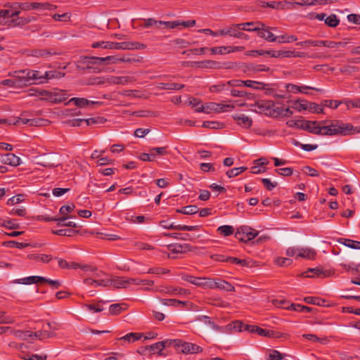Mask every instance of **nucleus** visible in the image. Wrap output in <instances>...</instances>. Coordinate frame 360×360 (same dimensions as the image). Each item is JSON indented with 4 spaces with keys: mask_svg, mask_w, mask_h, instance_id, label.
<instances>
[{
    "mask_svg": "<svg viewBox=\"0 0 360 360\" xmlns=\"http://www.w3.org/2000/svg\"><path fill=\"white\" fill-rule=\"evenodd\" d=\"M8 76L15 79L18 88H22L38 81L41 78L40 72L38 70L23 69L9 72Z\"/></svg>",
    "mask_w": 360,
    "mask_h": 360,
    "instance_id": "obj_1",
    "label": "nucleus"
},
{
    "mask_svg": "<svg viewBox=\"0 0 360 360\" xmlns=\"http://www.w3.org/2000/svg\"><path fill=\"white\" fill-rule=\"evenodd\" d=\"M323 136L349 135L355 133L351 124L343 123L340 120H333L328 125H323Z\"/></svg>",
    "mask_w": 360,
    "mask_h": 360,
    "instance_id": "obj_2",
    "label": "nucleus"
},
{
    "mask_svg": "<svg viewBox=\"0 0 360 360\" xmlns=\"http://www.w3.org/2000/svg\"><path fill=\"white\" fill-rule=\"evenodd\" d=\"M254 110L258 113L264 114L267 116L278 117V112L276 111L277 105L272 101L260 100L252 105Z\"/></svg>",
    "mask_w": 360,
    "mask_h": 360,
    "instance_id": "obj_3",
    "label": "nucleus"
},
{
    "mask_svg": "<svg viewBox=\"0 0 360 360\" xmlns=\"http://www.w3.org/2000/svg\"><path fill=\"white\" fill-rule=\"evenodd\" d=\"M19 13L20 11H12L7 9H1L0 10V18L4 19L12 18L10 20V25L13 27L23 26L30 22V19L28 18L18 17Z\"/></svg>",
    "mask_w": 360,
    "mask_h": 360,
    "instance_id": "obj_4",
    "label": "nucleus"
},
{
    "mask_svg": "<svg viewBox=\"0 0 360 360\" xmlns=\"http://www.w3.org/2000/svg\"><path fill=\"white\" fill-rule=\"evenodd\" d=\"M233 105L229 104L224 105L214 102H210L204 104V106L196 108V112H205L207 114H210L213 112L219 113L221 112H225L226 110V108L233 109Z\"/></svg>",
    "mask_w": 360,
    "mask_h": 360,
    "instance_id": "obj_5",
    "label": "nucleus"
},
{
    "mask_svg": "<svg viewBox=\"0 0 360 360\" xmlns=\"http://www.w3.org/2000/svg\"><path fill=\"white\" fill-rule=\"evenodd\" d=\"M155 291L170 296L186 297L191 294L190 290L188 289L173 285L160 286L156 288Z\"/></svg>",
    "mask_w": 360,
    "mask_h": 360,
    "instance_id": "obj_6",
    "label": "nucleus"
},
{
    "mask_svg": "<svg viewBox=\"0 0 360 360\" xmlns=\"http://www.w3.org/2000/svg\"><path fill=\"white\" fill-rule=\"evenodd\" d=\"M91 273V275L95 280L96 287H108L112 284L111 278H110L105 272L98 271L96 268L93 267V271H88Z\"/></svg>",
    "mask_w": 360,
    "mask_h": 360,
    "instance_id": "obj_7",
    "label": "nucleus"
},
{
    "mask_svg": "<svg viewBox=\"0 0 360 360\" xmlns=\"http://www.w3.org/2000/svg\"><path fill=\"white\" fill-rule=\"evenodd\" d=\"M258 235V231L249 226H241L238 229L235 233V237L243 242L247 243L255 238Z\"/></svg>",
    "mask_w": 360,
    "mask_h": 360,
    "instance_id": "obj_8",
    "label": "nucleus"
},
{
    "mask_svg": "<svg viewBox=\"0 0 360 360\" xmlns=\"http://www.w3.org/2000/svg\"><path fill=\"white\" fill-rule=\"evenodd\" d=\"M257 25H258L259 30H257V35L265 39L267 41L269 42H274L277 40V37L275 36L272 32L271 30H276V27H268L264 23L261 22H257Z\"/></svg>",
    "mask_w": 360,
    "mask_h": 360,
    "instance_id": "obj_9",
    "label": "nucleus"
},
{
    "mask_svg": "<svg viewBox=\"0 0 360 360\" xmlns=\"http://www.w3.org/2000/svg\"><path fill=\"white\" fill-rule=\"evenodd\" d=\"M42 96H46L51 102L60 103L65 101L68 98V94L64 90L56 89L52 91L43 90L40 93Z\"/></svg>",
    "mask_w": 360,
    "mask_h": 360,
    "instance_id": "obj_10",
    "label": "nucleus"
},
{
    "mask_svg": "<svg viewBox=\"0 0 360 360\" xmlns=\"http://www.w3.org/2000/svg\"><path fill=\"white\" fill-rule=\"evenodd\" d=\"M91 46L94 49L101 48L103 49L126 50L127 41L112 42L101 41L94 42Z\"/></svg>",
    "mask_w": 360,
    "mask_h": 360,
    "instance_id": "obj_11",
    "label": "nucleus"
},
{
    "mask_svg": "<svg viewBox=\"0 0 360 360\" xmlns=\"http://www.w3.org/2000/svg\"><path fill=\"white\" fill-rule=\"evenodd\" d=\"M202 350L201 347L191 342H184L182 340H180L177 349L178 352L185 354L201 353Z\"/></svg>",
    "mask_w": 360,
    "mask_h": 360,
    "instance_id": "obj_12",
    "label": "nucleus"
},
{
    "mask_svg": "<svg viewBox=\"0 0 360 360\" xmlns=\"http://www.w3.org/2000/svg\"><path fill=\"white\" fill-rule=\"evenodd\" d=\"M160 226L165 229L170 230H178V231H198L200 229V226H187V225H174V223L170 222L169 220H162L159 223Z\"/></svg>",
    "mask_w": 360,
    "mask_h": 360,
    "instance_id": "obj_13",
    "label": "nucleus"
},
{
    "mask_svg": "<svg viewBox=\"0 0 360 360\" xmlns=\"http://www.w3.org/2000/svg\"><path fill=\"white\" fill-rule=\"evenodd\" d=\"M168 249L172 253H186L188 252H195L199 250L198 247H194L188 243H175L168 245Z\"/></svg>",
    "mask_w": 360,
    "mask_h": 360,
    "instance_id": "obj_14",
    "label": "nucleus"
},
{
    "mask_svg": "<svg viewBox=\"0 0 360 360\" xmlns=\"http://www.w3.org/2000/svg\"><path fill=\"white\" fill-rule=\"evenodd\" d=\"M322 123H323V122H320L317 121H306L304 123V129L307 130L314 134L323 136V125H321Z\"/></svg>",
    "mask_w": 360,
    "mask_h": 360,
    "instance_id": "obj_15",
    "label": "nucleus"
},
{
    "mask_svg": "<svg viewBox=\"0 0 360 360\" xmlns=\"http://www.w3.org/2000/svg\"><path fill=\"white\" fill-rule=\"evenodd\" d=\"M0 162L4 165L17 167L20 165L21 160L13 153H6L0 155Z\"/></svg>",
    "mask_w": 360,
    "mask_h": 360,
    "instance_id": "obj_16",
    "label": "nucleus"
},
{
    "mask_svg": "<svg viewBox=\"0 0 360 360\" xmlns=\"http://www.w3.org/2000/svg\"><path fill=\"white\" fill-rule=\"evenodd\" d=\"M232 117L237 122L238 125L243 128L248 129L252 124V120L244 113H237L233 115Z\"/></svg>",
    "mask_w": 360,
    "mask_h": 360,
    "instance_id": "obj_17",
    "label": "nucleus"
},
{
    "mask_svg": "<svg viewBox=\"0 0 360 360\" xmlns=\"http://www.w3.org/2000/svg\"><path fill=\"white\" fill-rule=\"evenodd\" d=\"M244 49L243 46H219V47H213L210 49L212 54H225L226 53H232L236 51H243Z\"/></svg>",
    "mask_w": 360,
    "mask_h": 360,
    "instance_id": "obj_18",
    "label": "nucleus"
},
{
    "mask_svg": "<svg viewBox=\"0 0 360 360\" xmlns=\"http://www.w3.org/2000/svg\"><path fill=\"white\" fill-rule=\"evenodd\" d=\"M94 64H117L120 63V56H109L107 57H93L91 58Z\"/></svg>",
    "mask_w": 360,
    "mask_h": 360,
    "instance_id": "obj_19",
    "label": "nucleus"
},
{
    "mask_svg": "<svg viewBox=\"0 0 360 360\" xmlns=\"http://www.w3.org/2000/svg\"><path fill=\"white\" fill-rule=\"evenodd\" d=\"M195 66L201 69H220L223 67L221 63L212 60L196 61Z\"/></svg>",
    "mask_w": 360,
    "mask_h": 360,
    "instance_id": "obj_20",
    "label": "nucleus"
},
{
    "mask_svg": "<svg viewBox=\"0 0 360 360\" xmlns=\"http://www.w3.org/2000/svg\"><path fill=\"white\" fill-rule=\"evenodd\" d=\"M134 79L132 77L129 76H122V77H115L110 76L107 77V82L109 84H122L125 85L128 83L133 82Z\"/></svg>",
    "mask_w": 360,
    "mask_h": 360,
    "instance_id": "obj_21",
    "label": "nucleus"
},
{
    "mask_svg": "<svg viewBox=\"0 0 360 360\" xmlns=\"http://www.w3.org/2000/svg\"><path fill=\"white\" fill-rule=\"evenodd\" d=\"M37 164L40 166L49 168L55 167L58 165V164L56 162V160L53 156L46 155L38 158Z\"/></svg>",
    "mask_w": 360,
    "mask_h": 360,
    "instance_id": "obj_22",
    "label": "nucleus"
},
{
    "mask_svg": "<svg viewBox=\"0 0 360 360\" xmlns=\"http://www.w3.org/2000/svg\"><path fill=\"white\" fill-rule=\"evenodd\" d=\"M72 103L79 108H85V107H87L90 104H98L99 103L98 102H96V101H89L84 98L74 97V98H70L67 103H65V105H70Z\"/></svg>",
    "mask_w": 360,
    "mask_h": 360,
    "instance_id": "obj_23",
    "label": "nucleus"
},
{
    "mask_svg": "<svg viewBox=\"0 0 360 360\" xmlns=\"http://www.w3.org/2000/svg\"><path fill=\"white\" fill-rule=\"evenodd\" d=\"M195 321H198L200 322H203L207 326H210L211 328H212L214 330H217L219 332H224V327L219 326L216 325L214 321H212L210 319V317L205 316V315H199L196 316Z\"/></svg>",
    "mask_w": 360,
    "mask_h": 360,
    "instance_id": "obj_24",
    "label": "nucleus"
},
{
    "mask_svg": "<svg viewBox=\"0 0 360 360\" xmlns=\"http://www.w3.org/2000/svg\"><path fill=\"white\" fill-rule=\"evenodd\" d=\"M112 284L116 288H127L130 285L129 278L115 277L111 278Z\"/></svg>",
    "mask_w": 360,
    "mask_h": 360,
    "instance_id": "obj_25",
    "label": "nucleus"
},
{
    "mask_svg": "<svg viewBox=\"0 0 360 360\" xmlns=\"http://www.w3.org/2000/svg\"><path fill=\"white\" fill-rule=\"evenodd\" d=\"M128 305L126 303H117L110 305L108 314L116 316L127 310Z\"/></svg>",
    "mask_w": 360,
    "mask_h": 360,
    "instance_id": "obj_26",
    "label": "nucleus"
},
{
    "mask_svg": "<svg viewBox=\"0 0 360 360\" xmlns=\"http://www.w3.org/2000/svg\"><path fill=\"white\" fill-rule=\"evenodd\" d=\"M65 73L59 71H46L44 75H40L41 78H39V83H43L44 80L51 79H60L64 77Z\"/></svg>",
    "mask_w": 360,
    "mask_h": 360,
    "instance_id": "obj_27",
    "label": "nucleus"
},
{
    "mask_svg": "<svg viewBox=\"0 0 360 360\" xmlns=\"http://www.w3.org/2000/svg\"><path fill=\"white\" fill-rule=\"evenodd\" d=\"M45 280V277L39 276H31L26 278L18 279L15 281V283L20 284L30 285L32 283H37Z\"/></svg>",
    "mask_w": 360,
    "mask_h": 360,
    "instance_id": "obj_28",
    "label": "nucleus"
},
{
    "mask_svg": "<svg viewBox=\"0 0 360 360\" xmlns=\"http://www.w3.org/2000/svg\"><path fill=\"white\" fill-rule=\"evenodd\" d=\"M143 336V333H129L118 338V340L126 342L129 344L134 343L137 340H139Z\"/></svg>",
    "mask_w": 360,
    "mask_h": 360,
    "instance_id": "obj_29",
    "label": "nucleus"
},
{
    "mask_svg": "<svg viewBox=\"0 0 360 360\" xmlns=\"http://www.w3.org/2000/svg\"><path fill=\"white\" fill-rule=\"evenodd\" d=\"M157 87L162 90H180L184 87V85L178 83L160 82L158 84Z\"/></svg>",
    "mask_w": 360,
    "mask_h": 360,
    "instance_id": "obj_30",
    "label": "nucleus"
},
{
    "mask_svg": "<svg viewBox=\"0 0 360 360\" xmlns=\"http://www.w3.org/2000/svg\"><path fill=\"white\" fill-rule=\"evenodd\" d=\"M316 255V251L312 248H300L298 257H302L307 259H314Z\"/></svg>",
    "mask_w": 360,
    "mask_h": 360,
    "instance_id": "obj_31",
    "label": "nucleus"
},
{
    "mask_svg": "<svg viewBox=\"0 0 360 360\" xmlns=\"http://www.w3.org/2000/svg\"><path fill=\"white\" fill-rule=\"evenodd\" d=\"M142 60V57L136 55L127 54L120 56V63H141Z\"/></svg>",
    "mask_w": 360,
    "mask_h": 360,
    "instance_id": "obj_32",
    "label": "nucleus"
},
{
    "mask_svg": "<svg viewBox=\"0 0 360 360\" xmlns=\"http://www.w3.org/2000/svg\"><path fill=\"white\" fill-rule=\"evenodd\" d=\"M224 332L226 330H233L235 332H241L245 330V325L240 321H233L231 323L224 327Z\"/></svg>",
    "mask_w": 360,
    "mask_h": 360,
    "instance_id": "obj_33",
    "label": "nucleus"
},
{
    "mask_svg": "<svg viewBox=\"0 0 360 360\" xmlns=\"http://www.w3.org/2000/svg\"><path fill=\"white\" fill-rule=\"evenodd\" d=\"M243 84V86H245L247 87L253 89H259V90H264L267 89L266 86L267 84L259 82L257 81H252V80H245V82H242Z\"/></svg>",
    "mask_w": 360,
    "mask_h": 360,
    "instance_id": "obj_34",
    "label": "nucleus"
},
{
    "mask_svg": "<svg viewBox=\"0 0 360 360\" xmlns=\"http://www.w3.org/2000/svg\"><path fill=\"white\" fill-rule=\"evenodd\" d=\"M160 302L165 306H174L176 307L180 305L186 306L187 304H191L188 302H184L176 299H161Z\"/></svg>",
    "mask_w": 360,
    "mask_h": 360,
    "instance_id": "obj_35",
    "label": "nucleus"
},
{
    "mask_svg": "<svg viewBox=\"0 0 360 360\" xmlns=\"http://www.w3.org/2000/svg\"><path fill=\"white\" fill-rule=\"evenodd\" d=\"M26 55L27 56L43 58L50 56V53L44 49H30L26 51Z\"/></svg>",
    "mask_w": 360,
    "mask_h": 360,
    "instance_id": "obj_36",
    "label": "nucleus"
},
{
    "mask_svg": "<svg viewBox=\"0 0 360 360\" xmlns=\"http://www.w3.org/2000/svg\"><path fill=\"white\" fill-rule=\"evenodd\" d=\"M216 288L224 290L228 292H233L235 290L234 286H233L229 282L221 279H217Z\"/></svg>",
    "mask_w": 360,
    "mask_h": 360,
    "instance_id": "obj_37",
    "label": "nucleus"
},
{
    "mask_svg": "<svg viewBox=\"0 0 360 360\" xmlns=\"http://www.w3.org/2000/svg\"><path fill=\"white\" fill-rule=\"evenodd\" d=\"M105 302H106L104 300H99L96 304H86L84 305V307L93 313H98L102 311L104 309L103 304Z\"/></svg>",
    "mask_w": 360,
    "mask_h": 360,
    "instance_id": "obj_38",
    "label": "nucleus"
},
{
    "mask_svg": "<svg viewBox=\"0 0 360 360\" xmlns=\"http://www.w3.org/2000/svg\"><path fill=\"white\" fill-rule=\"evenodd\" d=\"M238 27L240 30L248 31V32H257L259 30L257 22H248L244 23H239Z\"/></svg>",
    "mask_w": 360,
    "mask_h": 360,
    "instance_id": "obj_39",
    "label": "nucleus"
},
{
    "mask_svg": "<svg viewBox=\"0 0 360 360\" xmlns=\"http://www.w3.org/2000/svg\"><path fill=\"white\" fill-rule=\"evenodd\" d=\"M217 279L202 277L200 287L205 289H214L216 288Z\"/></svg>",
    "mask_w": 360,
    "mask_h": 360,
    "instance_id": "obj_40",
    "label": "nucleus"
},
{
    "mask_svg": "<svg viewBox=\"0 0 360 360\" xmlns=\"http://www.w3.org/2000/svg\"><path fill=\"white\" fill-rule=\"evenodd\" d=\"M326 276L325 274L320 270L319 269H309L307 271L303 272L302 274V276L307 278H314V277H320L321 276Z\"/></svg>",
    "mask_w": 360,
    "mask_h": 360,
    "instance_id": "obj_41",
    "label": "nucleus"
},
{
    "mask_svg": "<svg viewBox=\"0 0 360 360\" xmlns=\"http://www.w3.org/2000/svg\"><path fill=\"white\" fill-rule=\"evenodd\" d=\"M297 40V38L296 36L292 34H285L281 36L277 37L278 43L279 44H288L293 41H296Z\"/></svg>",
    "mask_w": 360,
    "mask_h": 360,
    "instance_id": "obj_42",
    "label": "nucleus"
},
{
    "mask_svg": "<svg viewBox=\"0 0 360 360\" xmlns=\"http://www.w3.org/2000/svg\"><path fill=\"white\" fill-rule=\"evenodd\" d=\"M130 285H153L154 281L149 279H142L139 278H129Z\"/></svg>",
    "mask_w": 360,
    "mask_h": 360,
    "instance_id": "obj_43",
    "label": "nucleus"
},
{
    "mask_svg": "<svg viewBox=\"0 0 360 360\" xmlns=\"http://www.w3.org/2000/svg\"><path fill=\"white\" fill-rule=\"evenodd\" d=\"M198 207L196 205H188L176 210L177 212L184 214H194L198 212Z\"/></svg>",
    "mask_w": 360,
    "mask_h": 360,
    "instance_id": "obj_44",
    "label": "nucleus"
},
{
    "mask_svg": "<svg viewBox=\"0 0 360 360\" xmlns=\"http://www.w3.org/2000/svg\"><path fill=\"white\" fill-rule=\"evenodd\" d=\"M217 232L224 236H229L234 233L233 226L229 225H224L218 227Z\"/></svg>",
    "mask_w": 360,
    "mask_h": 360,
    "instance_id": "obj_45",
    "label": "nucleus"
},
{
    "mask_svg": "<svg viewBox=\"0 0 360 360\" xmlns=\"http://www.w3.org/2000/svg\"><path fill=\"white\" fill-rule=\"evenodd\" d=\"M81 269L84 271H93V266L86 264H81L75 262H70L68 269Z\"/></svg>",
    "mask_w": 360,
    "mask_h": 360,
    "instance_id": "obj_46",
    "label": "nucleus"
},
{
    "mask_svg": "<svg viewBox=\"0 0 360 360\" xmlns=\"http://www.w3.org/2000/svg\"><path fill=\"white\" fill-rule=\"evenodd\" d=\"M12 333L15 338L23 340H27L29 338H32V333L29 330H12Z\"/></svg>",
    "mask_w": 360,
    "mask_h": 360,
    "instance_id": "obj_47",
    "label": "nucleus"
},
{
    "mask_svg": "<svg viewBox=\"0 0 360 360\" xmlns=\"http://www.w3.org/2000/svg\"><path fill=\"white\" fill-rule=\"evenodd\" d=\"M340 242L347 247L352 249H360V242L351 239L342 238Z\"/></svg>",
    "mask_w": 360,
    "mask_h": 360,
    "instance_id": "obj_48",
    "label": "nucleus"
},
{
    "mask_svg": "<svg viewBox=\"0 0 360 360\" xmlns=\"http://www.w3.org/2000/svg\"><path fill=\"white\" fill-rule=\"evenodd\" d=\"M149 151L153 153L154 158L156 155H166L168 154L167 146L151 148L149 149Z\"/></svg>",
    "mask_w": 360,
    "mask_h": 360,
    "instance_id": "obj_49",
    "label": "nucleus"
},
{
    "mask_svg": "<svg viewBox=\"0 0 360 360\" xmlns=\"http://www.w3.org/2000/svg\"><path fill=\"white\" fill-rule=\"evenodd\" d=\"M304 301L306 303L316 304L319 306H323L326 302L324 300L317 297H306L304 298Z\"/></svg>",
    "mask_w": 360,
    "mask_h": 360,
    "instance_id": "obj_50",
    "label": "nucleus"
},
{
    "mask_svg": "<svg viewBox=\"0 0 360 360\" xmlns=\"http://www.w3.org/2000/svg\"><path fill=\"white\" fill-rule=\"evenodd\" d=\"M181 278L185 281L189 282L190 283H192L196 286L200 287L202 277H195L190 275H183L181 276Z\"/></svg>",
    "mask_w": 360,
    "mask_h": 360,
    "instance_id": "obj_51",
    "label": "nucleus"
},
{
    "mask_svg": "<svg viewBox=\"0 0 360 360\" xmlns=\"http://www.w3.org/2000/svg\"><path fill=\"white\" fill-rule=\"evenodd\" d=\"M340 22L339 19L335 14H331L325 19V23L331 27H335Z\"/></svg>",
    "mask_w": 360,
    "mask_h": 360,
    "instance_id": "obj_52",
    "label": "nucleus"
},
{
    "mask_svg": "<svg viewBox=\"0 0 360 360\" xmlns=\"http://www.w3.org/2000/svg\"><path fill=\"white\" fill-rule=\"evenodd\" d=\"M247 169L248 168L246 167H240L233 168L226 172V175L228 176L229 178L237 176L240 173L247 170Z\"/></svg>",
    "mask_w": 360,
    "mask_h": 360,
    "instance_id": "obj_53",
    "label": "nucleus"
},
{
    "mask_svg": "<svg viewBox=\"0 0 360 360\" xmlns=\"http://www.w3.org/2000/svg\"><path fill=\"white\" fill-rule=\"evenodd\" d=\"M144 20V25L143 27L148 28L152 26H156L157 27H160L161 25H162V20H156L154 18H148V19H143Z\"/></svg>",
    "mask_w": 360,
    "mask_h": 360,
    "instance_id": "obj_54",
    "label": "nucleus"
},
{
    "mask_svg": "<svg viewBox=\"0 0 360 360\" xmlns=\"http://www.w3.org/2000/svg\"><path fill=\"white\" fill-rule=\"evenodd\" d=\"M146 48V45L139 42L127 41L126 50H140Z\"/></svg>",
    "mask_w": 360,
    "mask_h": 360,
    "instance_id": "obj_55",
    "label": "nucleus"
},
{
    "mask_svg": "<svg viewBox=\"0 0 360 360\" xmlns=\"http://www.w3.org/2000/svg\"><path fill=\"white\" fill-rule=\"evenodd\" d=\"M164 347H174L176 350L179 347V343L180 342V339H167L162 341Z\"/></svg>",
    "mask_w": 360,
    "mask_h": 360,
    "instance_id": "obj_56",
    "label": "nucleus"
},
{
    "mask_svg": "<svg viewBox=\"0 0 360 360\" xmlns=\"http://www.w3.org/2000/svg\"><path fill=\"white\" fill-rule=\"evenodd\" d=\"M239 24H233L228 27L229 36L237 38L240 29L238 27Z\"/></svg>",
    "mask_w": 360,
    "mask_h": 360,
    "instance_id": "obj_57",
    "label": "nucleus"
},
{
    "mask_svg": "<svg viewBox=\"0 0 360 360\" xmlns=\"http://www.w3.org/2000/svg\"><path fill=\"white\" fill-rule=\"evenodd\" d=\"M276 111L278 112V117L284 116V117H290L292 115V111L290 109V108H283L277 105Z\"/></svg>",
    "mask_w": 360,
    "mask_h": 360,
    "instance_id": "obj_58",
    "label": "nucleus"
},
{
    "mask_svg": "<svg viewBox=\"0 0 360 360\" xmlns=\"http://www.w3.org/2000/svg\"><path fill=\"white\" fill-rule=\"evenodd\" d=\"M309 110L316 113H323V105H319L315 103H309Z\"/></svg>",
    "mask_w": 360,
    "mask_h": 360,
    "instance_id": "obj_59",
    "label": "nucleus"
},
{
    "mask_svg": "<svg viewBox=\"0 0 360 360\" xmlns=\"http://www.w3.org/2000/svg\"><path fill=\"white\" fill-rule=\"evenodd\" d=\"M56 333L53 332H49L45 326H43V330H39V340H44L49 338L54 337Z\"/></svg>",
    "mask_w": 360,
    "mask_h": 360,
    "instance_id": "obj_60",
    "label": "nucleus"
},
{
    "mask_svg": "<svg viewBox=\"0 0 360 360\" xmlns=\"http://www.w3.org/2000/svg\"><path fill=\"white\" fill-rule=\"evenodd\" d=\"M106 120H105L103 117H92L89 119H85V122L87 125H92V124H101L105 123Z\"/></svg>",
    "mask_w": 360,
    "mask_h": 360,
    "instance_id": "obj_61",
    "label": "nucleus"
},
{
    "mask_svg": "<svg viewBox=\"0 0 360 360\" xmlns=\"http://www.w3.org/2000/svg\"><path fill=\"white\" fill-rule=\"evenodd\" d=\"M149 349L153 354H155V353L160 354V352L165 349V347H164V345H163L162 341H160V342H158L155 344L151 345L149 347Z\"/></svg>",
    "mask_w": 360,
    "mask_h": 360,
    "instance_id": "obj_62",
    "label": "nucleus"
},
{
    "mask_svg": "<svg viewBox=\"0 0 360 360\" xmlns=\"http://www.w3.org/2000/svg\"><path fill=\"white\" fill-rule=\"evenodd\" d=\"M302 171L306 175H308L309 176L314 177V176H318L319 175V172L316 169H314V168H312V167H311L309 166H304V167H303L302 169Z\"/></svg>",
    "mask_w": 360,
    "mask_h": 360,
    "instance_id": "obj_63",
    "label": "nucleus"
},
{
    "mask_svg": "<svg viewBox=\"0 0 360 360\" xmlns=\"http://www.w3.org/2000/svg\"><path fill=\"white\" fill-rule=\"evenodd\" d=\"M292 263V259L285 257H278L275 259V264L279 266H288Z\"/></svg>",
    "mask_w": 360,
    "mask_h": 360,
    "instance_id": "obj_64",
    "label": "nucleus"
}]
</instances>
